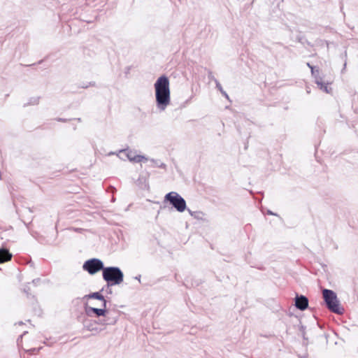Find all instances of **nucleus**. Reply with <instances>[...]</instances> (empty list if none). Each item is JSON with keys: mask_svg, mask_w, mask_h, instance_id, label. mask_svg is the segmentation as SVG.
Here are the masks:
<instances>
[{"mask_svg": "<svg viewBox=\"0 0 358 358\" xmlns=\"http://www.w3.org/2000/svg\"><path fill=\"white\" fill-rule=\"evenodd\" d=\"M12 258V254L10 253L9 250L6 248H0V264L4 263L10 260Z\"/></svg>", "mask_w": 358, "mask_h": 358, "instance_id": "10", "label": "nucleus"}, {"mask_svg": "<svg viewBox=\"0 0 358 358\" xmlns=\"http://www.w3.org/2000/svg\"><path fill=\"white\" fill-rule=\"evenodd\" d=\"M103 319H99L97 321H96V323H97V326L99 324H101L103 326Z\"/></svg>", "mask_w": 358, "mask_h": 358, "instance_id": "22", "label": "nucleus"}, {"mask_svg": "<svg viewBox=\"0 0 358 358\" xmlns=\"http://www.w3.org/2000/svg\"><path fill=\"white\" fill-rule=\"evenodd\" d=\"M84 326L88 331H94L96 333H99L101 331H103V329H105V327L100 328V327H97L96 320L85 321L84 323Z\"/></svg>", "mask_w": 358, "mask_h": 358, "instance_id": "9", "label": "nucleus"}, {"mask_svg": "<svg viewBox=\"0 0 358 358\" xmlns=\"http://www.w3.org/2000/svg\"><path fill=\"white\" fill-rule=\"evenodd\" d=\"M164 201H168L178 212H183L186 209L185 200L177 192H171L164 196Z\"/></svg>", "mask_w": 358, "mask_h": 358, "instance_id": "4", "label": "nucleus"}, {"mask_svg": "<svg viewBox=\"0 0 358 358\" xmlns=\"http://www.w3.org/2000/svg\"><path fill=\"white\" fill-rule=\"evenodd\" d=\"M322 295L326 306L329 310L338 315H342L343 313L344 309L339 307V301L334 291L324 289L322 291Z\"/></svg>", "mask_w": 358, "mask_h": 358, "instance_id": "3", "label": "nucleus"}, {"mask_svg": "<svg viewBox=\"0 0 358 358\" xmlns=\"http://www.w3.org/2000/svg\"><path fill=\"white\" fill-rule=\"evenodd\" d=\"M319 70L318 69H315V73L314 74H312V76L315 78L316 76H317L319 75Z\"/></svg>", "mask_w": 358, "mask_h": 358, "instance_id": "21", "label": "nucleus"}, {"mask_svg": "<svg viewBox=\"0 0 358 358\" xmlns=\"http://www.w3.org/2000/svg\"><path fill=\"white\" fill-rule=\"evenodd\" d=\"M103 279L107 282V287L120 285L123 282L124 274L119 267L108 266L103 268Z\"/></svg>", "mask_w": 358, "mask_h": 358, "instance_id": "2", "label": "nucleus"}, {"mask_svg": "<svg viewBox=\"0 0 358 358\" xmlns=\"http://www.w3.org/2000/svg\"><path fill=\"white\" fill-rule=\"evenodd\" d=\"M117 321V316L110 315L109 313H107L105 315V318L103 319V326L106 327L107 325H114Z\"/></svg>", "mask_w": 358, "mask_h": 358, "instance_id": "12", "label": "nucleus"}, {"mask_svg": "<svg viewBox=\"0 0 358 358\" xmlns=\"http://www.w3.org/2000/svg\"><path fill=\"white\" fill-rule=\"evenodd\" d=\"M157 107L164 110L171 102L169 80L166 76H160L155 83Z\"/></svg>", "mask_w": 358, "mask_h": 358, "instance_id": "1", "label": "nucleus"}, {"mask_svg": "<svg viewBox=\"0 0 358 358\" xmlns=\"http://www.w3.org/2000/svg\"><path fill=\"white\" fill-rule=\"evenodd\" d=\"M208 78H214L213 76H208Z\"/></svg>", "mask_w": 358, "mask_h": 358, "instance_id": "32", "label": "nucleus"}, {"mask_svg": "<svg viewBox=\"0 0 358 358\" xmlns=\"http://www.w3.org/2000/svg\"><path fill=\"white\" fill-rule=\"evenodd\" d=\"M268 214L269 215H275L273 212H271V210H268Z\"/></svg>", "mask_w": 358, "mask_h": 358, "instance_id": "28", "label": "nucleus"}, {"mask_svg": "<svg viewBox=\"0 0 358 358\" xmlns=\"http://www.w3.org/2000/svg\"><path fill=\"white\" fill-rule=\"evenodd\" d=\"M38 102V98L34 99V103H37Z\"/></svg>", "mask_w": 358, "mask_h": 358, "instance_id": "29", "label": "nucleus"}, {"mask_svg": "<svg viewBox=\"0 0 358 358\" xmlns=\"http://www.w3.org/2000/svg\"><path fill=\"white\" fill-rule=\"evenodd\" d=\"M155 165L159 168L165 169L166 167V165L164 163H159L157 161L152 160Z\"/></svg>", "mask_w": 358, "mask_h": 358, "instance_id": "15", "label": "nucleus"}, {"mask_svg": "<svg viewBox=\"0 0 358 358\" xmlns=\"http://www.w3.org/2000/svg\"><path fill=\"white\" fill-rule=\"evenodd\" d=\"M135 279L138 280L139 282H141V275H138L135 277Z\"/></svg>", "mask_w": 358, "mask_h": 358, "instance_id": "24", "label": "nucleus"}, {"mask_svg": "<svg viewBox=\"0 0 358 358\" xmlns=\"http://www.w3.org/2000/svg\"><path fill=\"white\" fill-rule=\"evenodd\" d=\"M85 310L88 316H92V313L96 314L98 317L105 316L106 313H107V310L104 307L103 308H97L90 307L87 305L85 306Z\"/></svg>", "mask_w": 358, "mask_h": 358, "instance_id": "8", "label": "nucleus"}, {"mask_svg": "<svg viewBox=\"0 0 358 358\" xmlns=\"http://www.w3.org/2000/svg\"><path fill=\"white\" fill-rule=\"evenodd\" d=\"M25 334H27V331H24V334L22 335H20V338H22L23 335H24Z\"/></svg>", "mask_w": 358, "mask_h": 358, "instance_id": "30", "label": "nucleus"}, {"mask_svg": "<svg viewBox=\"0 0 358 358\" xmlns=\"http://www.w3.org/2000/svg\"><path fill=\"white\" fill-rule=\"evenodd\" d=\"M346 64H347L346 62H345L344 65H343V69L342 71H343L345 70V69L346 67Z\"/></svg>", "mask_w": 358, "mask_h": 358, "instance_id": "26", "label": "nucleus"}, {"mask_svg": "<svg viewBox=\"0 0 358 358\" xmlns=\"http://www.w3.org/2000/svg\"><path fill=\"white\" fill-rule=\"evenodd\" d=\"M295 306L300 310H306L308 306V299L303 295H296L295 298Z\"/></svg>", "mask_w": 358, "mask_h": 358, "instance_id": "7", "label": "nucleus"}, {"mask_svg": "<svg viewBox=\"0 0 358 358\" xmlns=\"http://www.w3.org/2000/svg\"><path fill=\"white\" fill-rule=\"evenodd\" d=\"M87 87H88V86L87 85V86H83V88H87Z\"/></svg>", "mask_w": 358, "mask_h": 358, "instance_id": "34", "label": "nucleus"}, {"mask_svg": "<svg viewBox=\"0 0 358 358\" xmlns=\"http://www.w3.org/2000/svg\"><path fill=\"white\" fill-rule=\"evenodd\" d=\"M201 215H203V213L202 214H194L192 217H194V218H196V219H201Z\"/></svg>", "mask_w": 358, "mask_h": 358, "instance_id": "20", "label": "nucleus"}, {"mask_svg": "<svg viewBox=\"0 0 358 358\" xmlns=\"http://www.w3.org/2000/svg\"><path fill=\"white\" fill-rule=\"evenodd\" d=\"M315 78V82L317 85H318V83H322V78L320 76V75H318L317 76H316Z\"/></svg>", "mask_w": 358, "mask_h": 358, "instance_id": "16", "label": "nucleus"}, {"mask_svg": "<svg viewBox=\"0 0 358 358\" xmlns=\"http://www.w3.org/2000/svg\"><path fill=\"white\" fill-rule=\"evenodd\" d=\"M307 66L311 70V74L315 73V67L312 66L309 62L307 63Z\"/></svg>", "mask_w": 358, "mask_h": 358, "instance_id": "18", "label": "nucleus"}, {"mask_svg": "<svg viewBox=\"0 0 358 358\" xmlns=\"http://www.w3.org/2000/svg\"><path fill=\"white\" fill-rule=\"evenodd\" d=\"M189 214L193 216L194 214H202V212L201 211H191L190 210H188Z\"/></svg>", "mask_w": 358, "mask_h": 358, "instance_id": "19", "label": "nucleus"}, {"mask_svg": "<svg viewBox=\"0 0 358 358\" xmlns=\"http://www.w3.org/2000/svg\"><path fill=\"white\" fill-rule=\"evenodd\" d=\"M214 81L215 83V85H216V88L221 92V94L227 99H229V95L227 94V93L223 90L222 85H220V82L214 78Z\"/></svg>", "mask_w": 358, "mask_h": 358, "instance_id": "13", "label": "nucleus"}, {"mask_svg": "<svg viewBox=\"0 0 358 358\" xmlns=\"http://www.w3.org/2000/svg\"><path fill=\"white\" fill-rule=\"evenodd\" d=\"M208 78H214L213 76H208Z\"/></svg>", "mask_w": 358, "mask_h": 358, "instance_id": "31", "label": "nucleus"}, {"mask_svg": "<svg viewBox=\"0 0 358 358\" xmlns=\"http://www.w3.org/2000/svg\"><path fill=\"white\" fill-rule=\"evenodd\" d=\"M318 87L325 92L326 93H329L330 90H331V88H329L328 87V84L327 83H325L324 82L322 83H318V85H317Z\"/></svg>", "mask_w": 358, "mask_h": 358, "instance_id": "14", "label": "nucleus"}, {"mask_svg": "<svg viewBox=\"0 0 358 358\" xmlns=\"http://www.w3.org/2000/svg\"><path fill=\"white\" fill-rule=\"evenodd\" d=\"M38 280H39V279H34V280H33L32 282L36 283V282H38Z\"/></svg>", "mask_w": 358, "mask_h": 358, "instance_id": "27", "label": "nucleus"}, {"mask_svg": "<svg viewBox=\"0 0 358 358\" xmlns=\"http://www.w3.org/2000/svg\"><path fill=\"white\" fill-rule=\"evenodd\" d=\"M96 299L103 301V307L106 308V300L104 296L99 292H93L90 294L85 295L83 299Z\"/></svg>", "mask_w": 358, "mask_h": 358, "instance_id": "11", "label": "nucleus"}, {"mask_svg": "<svg viewBox=\"0 0 358 358\" xmlns=\"http://www.w3.org/2000/svg\"><path fill=\"white\" fill-rule=\"evenodd\" d=\"M89 85L90 86H94L95 85V83L94 82H91V83H90Z\"/></svg>", "mask_w": 358, "mask_h": 358, "instance_id": "25", "label": "nucleus"}, {"mask_svg": "<svg viewBox=\"0 0 358 358\" xmlns=\"http://www.w3.org/2000/svg\"><path fill=\"white\" fill-rule=\"evenodd\" d=\"M208 78H214L213 76H208Z\"/></svg>", "mask_w": 358, "mask_h": 358, "instance_id": "33", "label": "nucleus"}, {"mask_svg": "<svg viewBox=\"0 0 358 358\" xmlns=\"http://www.w3.org/2000/svg\"><path fill=\"white\" fill-rule=\"evenodd\" d=\"M57 121H59V122H66V119H62V118H58L57 119Z\"/></svg>", "mask_w": 358, "mask_h": 358, "instance_id": "23", "label": "nucleus"}, {"mask_svg": "<svg viewBox=\"0 0 358 358\" xmlns=\"http://www.w3.org/2000/svg\"><path fill=\"white\" fill-rule=\"evenodd\" d=\"M39 350H40V348H31V349L29 350L28 351L30 354H34V353L38 352Z\"/></svg>", "mask_w": 358, "mask_h": 358, "instance_id": "17", "label": "nucleus"}, {"mask_svg": "<svg viewBox=\"0 0 358 358\" xmlns=\"http://www.w3.org/2000/svg\"><path fill=\"white\" fill-rule=\"evenodd\" d=\"M104 268L103 262L96 258L88 259L83 265V270L87 271L90 275H94L100 271L103 272Z\"/></svg>", "mask_w": 358, "mask_h": 358, "instance_id": "5", "label": "nucleus"}, {"mask_svg": "<svg viewBox=\"0 0 358 358\" xmlns=\"http://www.w3.org/2000/svg\"><path fill=\"white\" fill-rule=\"evenodd\" d=\"M121 152L123 154H125L127 159L130 162L138 163V162H141L143 160L145 162L148 161V159L145 157H144L143 155H136L135 152H132L131 150H122Z\"/></svg>", "mask_w": 358, "mask_h": 358, "instance_id": "6", "label": "nucleus"}]
</instances>
